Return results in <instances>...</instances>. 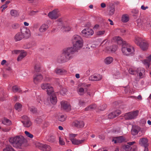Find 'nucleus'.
<instances>
[{
    "instance_id": "f257e3e1",
    "label": "nucleus",
    "mask_w": 151,
    "mask_h": 151,
    "mask_svg": "<svg viewBox=\"0 0 151 151\" xmlns=\"http://www.w3.org/2000/svg\"><path fill=\"white\" fill-rule=\"evenodd\" d=\"M115 39L118 44H122V51L124 55H129L134 52V50L133 47L126 42L123 41L120 37H116Z\"/></svg>"
},
{
    "instance_id": "f03ea898",
    "label": "nucleus",
    "mask_w": 151,
    "mask_h": 151,
    "mask_svg": "<svg viewBox=\"0 0 151 151\" xmlns=\"http://www.w3.org/2000/svg\"><path fill=\"white\" fill-rule=\"evenodd\" d=\"M83 41L82 38L78 35H75L72 38L73 47H68L73 53L81 48L83 45Z\"/></svg>"
},
{
    "instance_id": "7ed1b4c3",
    "label": "nucleus",
    "mask_w": 151,
    "mask_h": 151,
    "mask_svg": "<svg viewBox=\"0 0 151 151\" xmlns=\"http://www.w3.org/2000/svg\"><path fill=\"white\" fill-rule=\"evenodd\" d=\"M68 48L64 50L63 54L59 57L57 61L59 63H63L67 62L73 58L72 55L73 53Z\"/></svg>"
},
{
    "instance_id": "20e7f679",
    "label": "nucleus",
    "mask_w": 151,
    "mask_h": 151,
    "mask_svg": "<svg viewBox=\"0 0 151 151\" xmlns=\"http://www.w3.org/2000/svg\"><path fill=\"white\" fill-rule=\"evenodd\" d=\"M31 36L30 30L25 28L21 29V32L17 33L15 35L14 39L16 42L22 40L23 39H27Z\"/></svg>"
},
{
    "instance_id": "39448f33",
    "label": "nucleus",
    "mask_w": 151,
    "mask_h": 151,
    "mask_svg": "<svg viewBox=\"0 0 151 151\" xmlns=\"http://www.w3.org/2000/svg\"><path fill=\"white\" fill-rule=\"evenodd\" d=\"M9 142L14 147L21 148L24 142V138L21 136H17L10 138Z\"/></svg>"
},
{
    "instance_id": "423d86ee",
    "label": "nucleus",
    "mask_w": 151,
    "mask_h": 151,
    "mask_svg": "<svg viewBox=\"0 0 151 151\" xmlns=\"http://www.w3.org/2000/svg\"><path fill=\"white\" fill-rule=\"evenodd\" d=\"M139 111L136 110L126 113L124 116V118L126 120H132L136 119L139 114Z\"/></svg>"
},
{
    "instance_id": "0eeeda50",
    "label": "nucleus",
    "mask_w": 151,
    "mask_h": 151,
    "mask_svg": "<svg viewBox=\"0 0 151 151\" xmlns=\"http://www.w3.org/2000/svg\"><path fill=\"white\" fill-rule=\"evenodd\" d=\"M41 88L43 90H46L48 95H49L53 93L54 90L52 87L49 83H44L42 84L41 86Z\"/></svg>"
},
{
    "instance_id": "6e6552de",
    "label": "nucleus",
    "mask_w": 151,
    "mask_h": 151,
    "mask_svg": "<svg viewBox=\"0 0 151 151\" xmlns=\"http://www.w3.org/2000/svg\"><path fill=\"white\" fill-rule=\"evenodd\" d=\"M82 35L86 38H90L91 36L93 35L94 31L93 30L89 28L84 29L81 32Z\"/></svg>"
},
{
    "instance_id": "1a4fd4ad",
    "label": "nucleus",
    "mask_w": 151,
    "mask_h": 151,
    "mask_svg": "<svg viewBox=\"0 0 151 151\" xmlns=\"http://www.w3.org/2000/svg\"><path fill=\"white\" fill-rule=\"evenodd\" d=\"M61 108L67 111H69L71 109L70 104L67 101H63L60 102Z\"/></svg>"
},
{
    "instance_id": "9d476101",
    "label": "nucleus",
    "mask_w": 151,
    "mask_h": 151,
    "mask_svg": "<svg viewBox=\"0 0 151 151\" xmlns=\"http://www.w3.org/2000/svg\"><path fill=\"white\" fill-rule=\"evenodd\" d=\"M36 146L40 149L43 151H50L51 147L50 145L38 143L36 144Z\"/></svg>"
},
{
    "instance_id": "9b49d317",
    "label": "nucleus",
    "mask_w": 151,
    "mask_h": 151,
    "mask_svg": "<svg viewBox=\"0 0 151 151\" xmlns=\"http://www.w3.org/2000/svg\"><path fill=\"white\" fill-rule=\"evenodd\" d=\"M125 138L123 136L113 137L112 141L115 144L121 143L124 141Z\"/></svg>"
},
{
    "instance_id": "f8f14e48",
    "label": "nucleus",
    "mask_w": 151,
    "mask_h": 151,
    "mask_svg": "<svg viewBox=\"0 0 151 151\" xmlns=\"http://www.w3.org/2000/svg\"><path fill=\"white\" fill-rule=\"evenodd\" d=\"M72 125L78 128H82L84 126V123L82 121L75 120L72 123Z\"/></svg>"
},
{
    "instance_id": "ddd939ff",
    "label": "nucleus",
    "mask_w": 151,
    "mask_h": 151,
    "mask_svg": "<svg viewBox=\"0 0 151 151\" xmlns=\"http://www.w3.org/2000/svg\"><path fill=\"white\" fill-rule=\"evenodd\" d=\"M43 79V76L40 74H35L34 76L33 81L34 83L36 84L41 82Z\"/></svg>"
},
{
    "instance_id": "4468645a",
    "label": "nucleus",
    "mask_w": 151,
    "mask_h": 151,
    "mask_svg": "<svg viewBox=\"0 0 151 151\" xmlns=\"http://www.w3.org/2000/svg\"><path fill=\"white\" fill-rule=\"evenodd\" d=\"M121 114V111L119 110H117L112 112L108 115L109 119H113L119 116Z\"/></svg>"
},
{
    "instance_id": "2eb2a0df",
    "label": "nucleus",
    "mask_w": 151,
    "mask_h": 151,
    "mask_svg": "<svg viewBox=\"0 0 151 151\" xmlns=\"http://www.w3.org/2000/svg\"><path fill=\"white\" fill-rule=\"evenodd\" d=\"M48 16L51 19H56L59 16L57 11L54 10L48 13Z\"/></svg>"
},
{
    "instance_id": "dca6fc26",
    "label": "nucleus",
    "mask_w": 151,
    "mask_h": 151,
    "mask_svg": "<svg viewBox=\"0 0 151 151\" xmlns=\"http://www.w3.org/2000/svg\"><path fill=\"white\" fill-rule=\"evenodd\" d=\"M148 141L146 138H143L140 139L139 141V144L144 148L147 147L148 145L147 144Z\"/></svg>"
},
{
    "instance_id": "f3484780",
    "label": "nucleus",
    "mask_w": 151,
    "mask_h": 151,
    "mask_svg": "<svg viewBox=\"0 0 151 151\" xmlns=\"http://www.w3.org/2000/svg\"><path fill=\"white\" fill-rule=\"evenodd\" d=\"M101 75L98 74L96 75H93L90 76L89 78V80L92 81H99L102 79Z\"/></svg>"
},
{
    "instance_id": "a211bd4d",
    "label": "nucleus",
    "mask_w": 151,
    "mask_h": 151,
    "mask_svg": "<svg viewBox=\"0 0 151 151\" xmlns=\"http://www.w3.org/2000/svg\"><path fill=\"white\" fill-rule=\"evenodd\" d=\"M50 100L52 104L55 105L56 104L57 101V99L56 95L55 94L52 93L50 94Z\"/></svg>"
},
{
    "instance_id": "6ab92c4d",
    "label": "nucleus",
    "mask_w": 151,
    "mask_h": 151,
    "mask_svg": "<svg viewBox=\"0 0 151 151\" xmlns=\"http://www.w3.org/2000/svg\"><path fill=\"white\" fill-rule=\"evenodd\" d=\"M140 128L138 126H135L132 129L131 132L132 134L135 136L137 135L140 130Z\"/></svg>"
},
{
    "instance_id": "aec40b11",
    "label": "nucleus",
    "mask_w": 151,
    "mask_h": 151,
    "mask_svg": "<svg viewBox=\"0 0 151 151\" xmlns=\"http://www.w3.org/2000/svg\"><path fill=\"white\" fill-rule=\"evenodd\" d=\"M139 46L143 50H145L148 48V44L147 42L143 41L141 42V43Z\"/></svg>"
},
{
    "instance_id": "412c9836",
    "label": "nucleus",
    "mask_w": 151,
    "mask_h": 151,
    "mask_svg": "<svg viewBox=\"0 0 151 151\" xmlns=\"http://www.w3.org/2000/svg\"><path fill=\"white\" fill-rule=\"evenodd\" d=\"M27 55L26 52L24 51H22L20 53L17 58V60L18 61H21Z\"/></svg>"
},
{
    "instance_id": "4be33fe9",
    "label": "nucleus",
    "mask_w": 151,
    "mask_h": 151,
    "mask_svg": "<svg viewBox=\"0 0 151 151\" xmlns=\"http://www.w3.org/2000/svg\"><path fill=\"white\" fill-rule=\"evenodd\" d=\"M71 141L73 144L75 145H78L82 144L84 142V140H80L76 139L73 138L71 139Z\"/></svg>"
},
{
    "instance_id": "5701e85b",
    "label": "nucleus",
    "mask_w": 151,
    "mask_h": 151,
    "mask_svg": "<svg viewBox=\"0 0 151 151\" xmlns=\"http://www.w3.org/2000/svg\"><path fill=\"white\" fill-rule=\"evenodd\" d=\"M55 73L58 74L64 75L66 73V70L62 69L56 68L55 70Z\"/></svg>"
},
{
    "instance_id": "b1692460",
    "label": "nucleus",
    "mask_w": 151,
    "mask_h": 151,
    "mask_svg": "<svg viewBox=\"0 0 151 151\" xmlns=\"http://www.w3.org/2000/svg\"><path fill=\"white\" fill-rule=\"evenodd\" d=\"M2 123L4 125L7 126H9L12 124L11 121L6 118H4L2 120Z\"/></svg>"
},
{
    "instance_id": "393cba45",
    "label": "nucleus",
    "mask_w": 151,
    "mask_h": 151,
    "mask_svg": "<svg viewBox=\"0 0 151 151\" xmlns=\"http://www.w3.org/2000/svg\"><path fill=\"white\" fill-rule=\"evenodd\" d=\"M48 28V25L45 24H43L40 27L39 30L40 32H45Z\"/></svg>"
},
{
    "instance_id": "a878e982",
    "label": "nucleus",
    "mask_w": 151,
    "mask_h": 151,
    "mask_svg": "<svg viewBox=\"0 0 151 151\" xmlns=\"http://www.w3.org/2000/svg\"><path fill=\"white\" fill-rule=\"evenodd\" d=\"M22 122L24 126L26 127H29L32 124L30 119L27 121H23Z\"/></svg>"
},
{
    "instance_id": "bb28decb",
    "label": "nucleus",
    "mask_w": 151,
    "mask_h": 151,
    "mask_svg": "<svg viewBox=\"0 0 151 151\" xmlns=\"http://www.w3.org/2000/svg\"><path fill=\"white\" fill-rule=\"evenodd\" d=\"M113 61V58L111 57H108L106 58L104 60V63L107 65L111 64Z\"/></svg>"
},
{
    "instance_id": "cd10ccee",
    "label": "nucleus",
    "mask_w": 151,
    "mask_h": 151,
    "mask_svg": "<svg viewBox=\"0 0 151 151\" xmlns=\"http://www.w3.org/2000/svg\"><path fill=\"white\" fill-rule=\"evenodd\" d=\"M87 90V89L86 88L84 89L82 87H80L78 90V92L80 95H83L85 92H86Z\"/></svg>"
},
{
    "instance_id": "c85d7f7f",
    "label": "nucleus",
    "mask_w": 151,
    "mask_h": 151,
    "mask_svg": "<svg viewBox=\"0 0 151 151\" xmlns=\"http://www.w3.org/2000/svg\"><path fill=\"white\" fill-rule=\"evenodd\" d=\"M121 20L123 22H126L129 21V17L127 14H124L122 16Z\"/></svg>"
},
{
    "instance_id": "c756f323",
    "label": "nucleus",
    "mask_w": 151,
    "mask_h": 151,
    "mask_svg": "<svg viewBox=\"0 0 151 151\" xmlns=\"http://www.w3.org/2000/svg\"><path fill=\"white\" fill-rule=\"evenodd\" d=\"M12 91L14 93H20L22 91V90L20 88L17 86H14L12 87Z\"/></svg>"
},
{
    "instance_id": "7c9ffc66",
    "label": "nucleus",
    "mask_w": 151,
    "mask_h": 151,
    "mask_svg": "<svg viewBox=\"0 0 151 151\" xmlns=\"http://www.w3.org/2000/svg\"><path fill=\"white\" fill-rule=\"evenodd\" d=\"M143 63L147 69L148 68L150 65V61L148 59H145L143 60Z\"/></svg>"
},
{
    "instance_id": "2f4dec72",
    "label": "nucleus",
    "mask_w": 151,
    "mask_h": 151,
    "mask_svg": "<svg viewBox=\"0 0 151 151\" xmlns=\"http://www.w3.org/2000/svg\"><path fill=\"white\" fill-rule=\"evenodd\" d=\"M35 71L37 72H39L40 71L41 67L40 63H38L36 64L34 67Z\"/></svg>"
},
{
    "instance_id": "473e14b6",
    "label": "nucleus",
    "mask_w": 151,
    "mask_h": 151,
    "mask_svg": "<svg viewBox=\"0 0 151 151\" xmlns=\"http://www.w3.org/2000/svg\"><path fill=\"white\" fill-rule=\"evenodd\" d=\"M28 109L33 114H36L37 113V109L34 106H29L28 107Z\"/></svg>"
},
{
    "instance_id": "72a5a7b5",
    "label": "nucleus",
    "mask_w": 151,
    "mask_h": 151,
    "mask_svg": "<svg viewBox=\"0 0 151 151\" xmlns=\"http://www.w3.org/2000/svg\"><path fill=\"white\" fill-rule=\"evenodd\" d=\"M96 105L95 104H92L86 107L85 109V110L86 111H88L89 110H92L96 108Z\"/></svg>"
},
{
    "instance_id": "f704fd0d",
    "label": "nucleus",
    "mask_w": 151,
    "mask_h": 151,
    "mask_svg": "<svg viewBox=\"0 0 151 151\" xmlns=\"http://www.w3.org/2000/svg\"><path fill=\"white\" fill-rule=\"evenodd\" d=\"M14 107L16 110L20 111L21 110L22 105L19 103H17L15 105Z\"/></svg>"
},
{
    "instance_id": "c9c22d12",
    "label": "nucleus",
    "mask_w": 151,
    "mask_h": 151,
    "mask_svg": "<svg viewBox=\"0 0 151 151\" xmlns=\"http://www.w3.org/2000/svg\"><path fill=\"white\" fill-rule=\"evenodd\" d=\"M66 117L63 115H59L58 116L57 119L58 121L60 122H63L65 120Z\"/></svg>"
},
{
    "instance_id": "e433bc0d",
    "label": "nucleus",
    "mask_w": 151,
    "mask_h": 151,
    "mask_svg": "<svg viewBox=\"0 0 151 151\" xmlns=\"http://www.w3.org/2000/svg\"><path fill=\"white\" fill-rule=\"evenodd\" d=\"M130 146L128 145H124L122 147V149L123 151H129Z\"/></svg>"
},
{
    "instance_id": "4c0bfd02",
    "label": "nucleus",
    "mask_w": 151,
    "mask_h": 151,
    "mask_svg": "<svg viewBox=\"0 0 151 151\" xmlns=\"http://www.w3.org/2000/svg\"><path fill=\"white\" fill-rule=\"evenodd\" d=\"M110 10L109 12V14L110 15H113L115 11L114 7V6H111L110 7Z\"/></svg>"
},
{
    "instance_id": "58836bf2",
    "label": "nucleus",
    "mask_w": 151,
    "mask_h": 151,
    "mask_svg": "<svg viewBox=\"0 0 151 151\" xmlns=\"http://www.w3.org/2000/svg\"><path fill=\"white\" fill-rule=\"evenodd\" d=\"M55 137L54 136L51 135L49 136L48 139V141L51 143H53L55 141Z\"/></svg>"
},
{
    "instance_id": "ea45409f",
    "label": "nucleus",
    "mask_w": 151,
    "mask_h": 151,
    "mask_svg": "<svg viewBox=\"0 0 151 151\" xmlns=\"http://www.w3.org/2000/svg\"><path fill=\"white\" fill-rule=\"evenodd\" d=\"M141 39L139 37H136L135 38V42L137 45H139L141 43Z\"/></svg>"
},
{
    "instance_id": "a19ab883",
    "label": "nucleus",
    "mask_w": 151,
    "mask_h": 151,
    "mask_svg": "<svg viewBox=\"0 0 151 151\" xmlns=\"http://www.w3.org/2000/svg\"><path fill=\"white\" fill-rule=\"evenodd\" d=\"M3 151H14V150L11 146H8L4 149Z\"/></svg>"
},
{
    "instance_id": "79ce46f5",
    "label": "nucleus",
    "mask_w": 151,
    "mask_h": 151,
    "mask_svg": "<svg viewBox=\"0 0 151 151\" xmlns=\"http://www.w3.org/2000/svg\"><path fill=\"white\" fill-rule=\"evenodd\" d=\"M117 47L116 45H113L111 48V52H114L117 50Z\"/></svg>"
},
{
    "instance_id": "37998d69",
    "label": "nucleus",
    "mask_w": 151,
    "mask_h": 151,
    "mask_svg": "<svg viewBox=\"0 0 151 151\" xmlns=\"http://www.w3.org/2000/svg\"><path fill=\"white\" fill-rule=\"evenodd\" d=\"M67 89L65 88H63L60 91V93L62 95L65 94L67 92Z\"/></svg>"
},
{
    "instance_id": "c03bdc74",
    "label": "nucleus",
    "mask_w": 151,
    "mask_h": 151,
    "mask_svg": "<svg viewBox=\"0 0 151 151\" xmlns=\"http://www.w3.org/2000/svg\"><path fill=\"white\" fill-rule=\"evenodd\" d=\"M25 134L26 135L27 137H29L30 138H32L33 137V135L29 133L27 131H25Z\"/></svg>"
},
{
    "instance_id": "a18cd8bd",
    "label": "nucleus",
    "mask_w": 151,
    "mask_h": 151,
    "mask_svg": "<svg viewBox=\"0 0 151 151\" xmlns=\"http://www.w3.org/2000/svg\"><path fill=\"white\" fill-rule=\"evenodd\" d=\"M85 104V102L83 100L81 99L79 100L78 105L80 106H84Z\"/></svg>"
},
{
    "instance_id": "49530a36",
    "label": "nucleus",
    "mask_w": 151,
    "mask_h": 151,
    "mask_svg": "<svg viewBox=\"0 0 151 151\" xmlns=\"http://www.w3.org/2000/svg\"><path fill=\"white\" fill-rule=\"evenodd\" d=\"M106 104H104L100 106L99 108V109L100 110L103 111L106 108Z\"/></svg>"
},
{
    "instance_id": "de8ad7c7",
    "label": "nucleus",
    "mask_w": 151,
    "mask_h": 151,
    "mask_svg": "<svg viewBox=\"0 0 151 151\" xmlns=\"http://www.w3.org/2000/svg\"><path fill=\"white\" fill-rule=\"evenodd\" d=\"M129 73L132 75H134L136 73V71L132 68H130L129 70Z\"/></svg>"
},
{
    "instance_id": "09e8293b",
    "label": "nucleus",
    "mask_w": 151,
    "mask_h": 151,
    "mask_svg": "<svg viewBox=\"0 0 151 151\" xmlns=\"http://www.w3.org/2000/svg\"><path fill=\"white\" fill-rule=\"evenodd\" d=\"M11 14L12 16L15 17L17 15V11L14 10H12L10 11Z\"/></svg>"
},
{
    "instance_id": "8fccbe9b",
    "label": "nucleus",
    "mask_w": 151,
    "mask_h": 151,
    "mask_svg": "<svg viewBox=\"0 0 151 151\" xmlns=\"http://www.w3.org/2000/svg\"><path fill=\"white\" fill-rule=\"evenodd\" d=\"M19 27V24L17 23H14L12 25V28L15 29L18 28Z\"/></svg>"
},
{
    "instance_id": "3c124183",
    "label": "nucleus",
    "mask_w": 151,
    "mask_h": 151,
    "mask_svg": "<svg viewBox=\"0 0 151 151\" xmlns=\"http://www.w3.org/2000/svg\"><path fill=\"white\" fill-rule=\"evenodd\" d=\"M35 121L36 123L38 124H40V123H41V122H42V119H41L39 118H37L36 119Z\"/></svg>"
},
{
    "instance_id": "603ef678",
    "label": "nucleus",
    "mask_w": 151,
    "mask_h": 151,
    "mask_svg": "<svg viewBox=\"0 0 151 151\" xmlns=\"http://www.w3.org/2000/svg\"><path fill=\"white\" fill-rule=\"evenodd\" d=\"M63 29L64 31L66 32V31H69L70 30V28L68 26L67 27H63Z\"/></svg>"
},
{
    "instance_id": "864d4df0",
    "label": "nucleus",
    "mask_w": 151,
    "mask_h": 151,
    "mask_svg": "<svg viewBox=\"0 0 151 151\" xmlns=\"http://www.w3.org/2000/svg\"><path fill=\"white\" fill-rule=\"evenodd\" d=\"M59 142L60 144L61 145H64L65 144V142L63 139L60 138H59Z\"/></svg>"
},
{
    "instance_id": "5fc2aeb1",
    "label": "nucleus",
    "mask_w": 151,
    "mask_h": 151,
    "mask_svg": "<svg viewBox=\"0 0 151 151\" xmlns=\"http://www.w3.org/2000/svg\"><path fill=\"white\" fill-rule=\"evenodd\" d=\"M7 7V6L6 5V4H4L2 5L1 7V8L2 9L1 10V12H3L4 10H5Z\"/></svg>"
},
{
    "instance_id": "6e6d98bb",
    "label": "nucleus",
    "mask_w": 151,
    "mask_h": 151,
    "mask_svg": "<svg viewBox=\"0 0 151 151\" xmlns=\"http://www.w3.org/2000/svg\"><path fill=\"white\" fill-rule=\"evenodd\" d=\"M137 147L136 146L134 145L131 147V151H136L137 150Z\"/></svg>"
},
{
    "instance_id": "4d7b16f0",
    "label": "nucleus",
    "mask_w": 151,
    "mask_h": 151,
    "mask_svg": "<svg viewBox=\"0 0 151 151\" xmlns=\"http://www.w3.org/2000/svg\"><path fill=\"white\" fill-rule=\"evenodd\" d=\"M22 118L24 120V121H27L30 119L26 115L23 116H22Z\"/></svg>"
},
{
    "instance_id": "13d9d810",
    "label": "nucleus",
    "mask_w": 151,
    "mask_h": 151,
    "mask_svg": "<svg viewBox=\"0 0 151 151\" xmlns=\"http://www.w3.org/2000/svg\"><path fill=\"white\" fill-rule=\"evenodd\" d=\"M11 129V128L10 127H8L4 129H2V130L3 131L5 132H9Z\"/></svg>"
},
{
    "instance_id": "bf43d9fd",
    "label": "nucleus",
    "mask_w": 151,
    "mask_h": 151,
    "mask_svg": "<svg viewBox=\"0 0 151 151\" xmlns=\"http://www.w3.org/2000/svg\"><path fill=\"white\" fill-rule=\"evenodd\" d=\"M105 32L104 31H99L97 32V34L99 35H101L104 34Z\"/></svg>"
},
{
    "instance_id": "052dcab7",
    "label": "nucleus",
    "mask_w": 151,
    "mask_h": 151,
    "mask_svg": "<svg viewBox=\"0 0 151 151\" xmlns=\"http://www.w3.org/2000/svg\"><path fill=\"white\" fill-rule=\"evenodd\" d=\"M77 135V134H70V137L71 138H74Z\"/></svg>"
},
{
    "instance_id": "680f3d73",
    "label": "nucleus",
    "mask_w": 151,
    "mask_h": 151,
    "mask_svg": "<svg viewBox=\"0 0 151 151\" xmlns=\"http://www.w3.org/2000/svg\"><path fill=\"white\" fill-rule=\"evenodd\" d=\"M141 9L143 10H145L146 9H147L148 8V7L147 6H145L143 5H142L141 6Z\"/></svg>"
},
{
    "instance_id": "e2e57ef3",
    "label": "nucleus",
    "mask_w": 151,
    "mask_h": 151,
    "mask_svg": "<svg viewBox=\"0 0 151 151\" xmlns=\"http://www.w3.org/2000/svg\"><path fill=\"white\" fill-rule=\"evenodd\" d=\"M19 52H20V51L19 50H14L13 51V52L15 54H18L19 53Z\"/></svg>"
},
{
    "instance_id": "0e129e2a",
    "label": "nucleus",
    "mask_w": 151,
    "mask_h": 151,
    "mask_svg": "<svg viewBox=\"0 0 151 151\" xmlns=\"http://www.w3.org/2000/svg\"><path fill=\"white\" fill-rule=\"evenodd\" d=\"M99 137L100 139H104L105 137L104 136L103 134H101L99 135Z\"/></svg>"
},
{
    "instance_id": "69168bd1",
    "label": "nucleus",
    "mask_w": 151,
    "mask_h": 151,
    "mask_svg": "<svg viewBox=\"0 0 151 151\" xmlns=\"http://www.w3.org/2000/svg\"><path fill=\"white\" fill-rule=\"evenodd\" d=\"M135 143V142H128L127 143V144H128V145H129L130 146V145H132Z\"/></svg>"
},
{
    "instance_id": "338daca9",
    "label": "nucleus",
    "mask_w": 151,
    "mask_h": 151,
    "mask_svg": "<svg viewBox=\"0 0 151 151\" xmlns=\"http://www.w3.org/2000/svg\"><path fill=\"white\" fill-rule=\"evenodd\" d=\"M139 76L140 78H143V73L140 72L139 73Z\"/></svg>"
},
{
    "instance_id": "774afa93",
    "label": "nucleus",
    "mask_w": 151,
    "mask_h": 151,
    "mask_svg": "<svg viewBox=\"0 0 151 151\" xmlns=\"http://www.w3.org/2000/svg\"><path fill=\"white\" fill-rule=\"evenodd\" d=\"M101 7L104 8L106 6V4L104 3H102L101 4Z\"/></svg>"
}]
</instances>
